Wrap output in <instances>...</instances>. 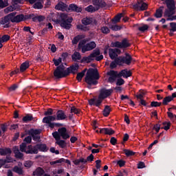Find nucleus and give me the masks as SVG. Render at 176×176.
<instances>
[{
	"label": "nucleus",
	"instance_id": "31",
	"mask_svg": "<svg viewBox=\"0 0 176 176\" xmlns=\"http://www.w3.org/2000/svg\"><path fill=\"white\" fill-rule=\"evenodd\" d=\"M100 9L97 6H93V5H89L87 8H85L86 12H88L89 13H94V12H97V10H99Z\"/></svg>",
	"mask_w": 176,
	"mask_h": 176
},
{
	"label": "nucleus",
	"instance_id": "42",
	"mask_svg": "<svg viewBox=\"0 0 176 176\" xmlns=\"http://www.w3.org/2000/svg\"><path fill=\"white\" fill-rule=\"evenodd\" d=\"M56 144L60 146V148H64L65 146H67V142H65V140H63L60 139L59 140H57L56 142Z\"/></svg>",
	"mask_w": 176,
	"mask_h": 176
},
{
	"label": "nucleus",
	"instance_id": "45",
	"mask_svg": "<svg viewBox=\"0 0 176 176\" xmlns=\"http://www.w3.org/2000/svg\"><path fill=\"white\" fill-rule=\"evenodd\" d=\"M123 151H124L126 156H127V157H130V156H134V155H135V152H134L131 150L124 149Z\"/></svg>",
	"mask_w": 176,
	"mask_h": 176
},
{
	"label": "nucleus",
	"instance_id": "6",
	"mask_svg": "<svg viewBox=\"0 0 176 176\" xmlns=\"http://www.w3.org/2000/svg\"><path fill=\"white\" fill-rule=\"evenodd\" d=\"M164 3L166 5V9L164 12V17H171L175 14V1L174 0H166Z\"/></svg>",
	"mask_w": 176,
	"mask_h": 176
},
{
	"label": "nucleus",
	"instance_id": "55",
	"mask_svg": "<svg viewBox=\"0 0 176 176\" xmlns=\"http://www.w3.org/2000/svg\"><path fill=\"white\" fill-rule=\"evenodd\" d=\"M85 43H86V41L85 40L80 41L78 43V50H80L81 49L82 53H83V47H85Z\"/></svg>",
	"mask_w": 176,
	"mask_h": 176
},
{
	"label": "nucleus",
	"instance_id": "8",
	"mask_svg": "<svg viewBox=\"0 0 176 176\" xmlns=\"http://www.w3.org/2000/svg\"><path fill=\"white\" fill-rule=\"evenodd\" d=\"M130 46H131V43L127 38H123L121 42L116 41L111 43V47H118V49H127Z\"/></svg>",
	"mask_w": 176,
	"mask_h": 176
},
{
	"label": "nucleus",
	"instance_id": "28",
	"mask_svg": "<svg viewBox=\"0 0 176 176\" xmlns=\"http://www.w3.org/2000/svg\"><path fill=\"white\" fill-rule=\"evenodd\" d=\"M1 156H8V155H12V149L10 148H0Z\"/></svg>",
	"mask_w": 176,
	"mask_h": 176
},
{
	"label": "nucleus",
	"instance_id": "21",
	"mask_svg": "<svg viewBox=\"0 0 176 176\" xmlns=\"http://www.w3.org/2000/svg\"><path fill=\"white\" fill-rule=\"evenodd\" d=\"M100 134H106L107 135H112L115 134V131L112 128H102L100 129Z\"/></svg>",
	"mask_w": 176,
	"mask_h": 176
},
{
	"label": "nucleus",
	"instance_id": "33",
	"mask_svg": "<svg viewBox=\"0 0 176 176\" xmlns=\"http://www.w3.org/2000/svg\"><path fill=\"white\" fill-rule=\"evenodd\" d=\"M109 28L112 30V31H120V30H122V26L111 23L109 24Z\"/></svg>",
	"mask_w": 176,
	"mask_h": 176
},
{
	"label": "nucleus",
	"instance_id": "62",
	"mask_svg": "<svg viewBox=\"0 0 176 176\" xmlns=\"http://www.w3.org/2000/svg\"><path fill=\"white\" fill-rule=\"evenodd\" d=\"M122 85H124V80L123 78H117V82H116V85L117 86H122Z\"/></svg>",
	"mask_w": 176,
	"mask_h": 176
},
{
	"label": "nucleus",
	"instance_id": "13",
	"mask_svg": "<svg viewBox=\"0 0 176 176\" xmlns=\"http://www.w3.org/2000/svg\"><path fill=\"white\" fill-rule=\"evenodd\" d=\"M102 101H104L102 98H100V96L97 98H91L89 100V105L96 107L97 108H100V105L102 104Z\"/></svg>",
	"mask_w": 176,
	"mask_h": 176
},
{
	"label": "nucleus",
	"instance_id": "9",
	"mask_svg": "<svg viewBox=\"0 0 176 176\" xmlns=\"http://www.w3.org/2000/svg\"><path fill=\"white\" fill-rule=\"evenodd\" d=\"M107 75L109 77L108 82L109 83H114L118 78H120L119 73L114 70H110L107 72Z\"/></svg>",
	"mask_w": 176,
	"mask_h": 176
},
{
	"label": "nucleus",
	"instance_id": "49",
	"mask_svg": "<svg viewBox=\"0 0 176 176\" xmlns=\"http://www.w3.org/2000/svg\"><path fill=\"white\" fill-rule=\"evenodd\" d=\"M14 153L15 154V156L17 159H21L23 156H24L23 153H20V150H19V148L15 149L14 151Z\"/></svg>",
	"mask_w": 176,
	"mask_h": 176
},
{
	"label": "nucleus",
	"instance_id": "12",
	"mask_svg": "<svg viewBox=\"0 0 176 176\" xmlns=\"http://www.w3.org/2000/svg\"><path fill=\"white\" fill-rule=\"evenodd\" d=\"M96 47L97 44H96V42L94 41L87 43L82 48V53H86V52H90L91 50L96 49Z\"/></svg>",
	"mask_w": 176,
	"mask_h": 176
},
{
	"label": "nucleus",
	"instance_id": "38",
	"mask_svg": "<svg viewBox=\"0 0 176 176\" xmlns=\"http://www.w3.org/2000/svg\"><path fill=\"white\" fill-rule=\"evenodd\" d=\"M87 71V69H84L81 72L77 74L76 79L78 82H80L83 79Z\"/></svg>",
	"mask_w": 176,
	"mask_h": 176
},
{
	"label": "nucleus",
	"instance_id": "35",
	"mask_svg": "<svg viewBox=\"0 0 176 176\" xmlns=\"http://www.w3.org/2000/svg\"><path fill=\"white\" fill-rule=\"evenodd\" d=\"M111 111H112L111 109V107L109 105H106L104 107V109L102 111L103 116H104L105 118H107V116H109V114L111 113Z\"/></svg>",
	"mask_w": 176,
	"mask_h": 176
},
{
	"label": "nucleus",
	"instance_id": "30",
	"mask_svg": "<svg viewBox=\"0 0 176 176\" xmlns=\"http://www.w3.org/2000/svg\"><path fill=\"white\" fill-rule=\"evenodd\" d=\"M84 38H85V36L82 34H78L75 37H74L73 40L72 41V45H78V43L79 42V41H82V39H83Z\"/></svg>",
	"mask_w": 176,
	"mask_h": 176
},
{
	"label": "nucleus",
	"instance_id": "2",
	"mask_svg": "<svg viewBox=\"0 0 176 176\" xmlns=\"http://www.w3.org/2000/svg\"><path fill=\"white\" fill-rule=\"evenodd\" d=\"M10 23H21V16H17L16 12H13L0 19V24L3 25V28H10Z\"/></svg>",
	"mask_w": 176,
	"mask_h": 176
},
{
	"label": "nucleus",
	"instance_id": "14",
	"mask_svg": "<svg viewBox=\"0 0 176 176\" xmlns=\"http://www.w3.org/2000/svg\"><path fill=\"white\" fill-rule=\"evenodd\" d=\"M79 69V65L78 63H76L75 65H72L67 67L66 69L67 75L69 76V74H73V75H75L76 72H78V70Z\"/></svg>",
	"mask_w": 176,
	"mask_h": 176
},
{
	"label": "nucleus",
	"instance_id": "5",
	"mask_svg": "<svg viewBox=\"0 0 176 176\" xmlns=\"http://www.w3.org/2000/svg\"><path fill=\"white\" fill-rule=\"evenodd\" d=\"M100 54V49L96 48V50H94L92 53H91L88 56L82 57V58L80 60V63L83 64L87 63V64H89L91 63V61H94V58L96 61H101V60L104 58V56Z\"/></svg>",
	"mask_w": 176,
	"mask_h": 176
},
{
	"label": "nucleus",
	"instance_id": "53",
	"mask_svg": "<svg viewBox=\"0 0 176 176\" xmlns=\"http://www.w3.org/2000/svg\"><path fill=\"white\" fill-rule=\"evenodd\" d=\"M162 124L164 126L162 127L161 129H164V130H166V131H167L168 130H170V127L171 126V122H164Z\"/></svg>",
	"mask_w": 176,
	"mask_h": 176
},
{
	"label": "nucleus",
	"instance_id": "34",
	"mask_svg": "<svg viewBox=\"0 0 176 176\" xmlns=\"http://www.w3.org/2000/svg\"><path fill=\"white\" fill-rule=\"evenodd\" d=\"M109 56L111 60H115V58H118V54H116L115 50L112 48L109 49Z\"/></svg>",
	"mask_w": 176,
	"mask_h": 176
},
{
	"label": "nucleus",
	"instance_id": "39",
	"mask_svg": "<svg viewBox=\"0 0 176 176\" xmlns=\"http://www.w3.org/2000/svg\"><path fill=\"white\" fill-rule=\"evenodd\" d=\"M34 119V117L31 114H27L22 118L23 123H28V122H31Z\"/></svg>",
	"mask_w": 176,
	"mask_h": 176
},
{
	"label": "nucleus",
	"instance_id": "20",
	"mask_svg": "<svg viewBox=\"0 0 176 176\" xmlns=\"http://www.w3.org/2000/svg\"><path fill=\"white\" fill-rule=\"evenodd\" d=\"M176 98V94L175 93L172 94V96H168L165 97L163 99L162 104L163 105H168V102H171V101H173L174 100V98Z\"/></svg>",
	"mask_w": 176,
	"mask_h": 176
},
{
	"label": "nucleus",
	"instance_id": "1",
	"mask_svg": "<svg viewBox=\"0 0 176 176\" xmlns=\"http://www.w3.org/2000/svg\"><path fill=\"white\" fill-rule=\"evenodd\" d=\"M98 79H100L98 69L89 68L85 78V82L88 85V89L90 86H96V85H98Z\"/></svg>",
	"mask_w": 176,
	"mask_h": 176
},
{
	"label": "nucleus",
	"instance_id": "41",
	"mask_svg": "<svg viewBox=\"0 0 176 176\" xmlns=\"http://www.w3.org/2000/svg\"><path fill=\"white\" fill-rule=\"evenodd\" d=\"M34 4L33 5L34 9H42L43 8V1H37L34 3Z\"/></svg>",
	"mask_w": 176,
	"mask_h": 176
},
{
	"label": "nucleus",
	"instance_id": "44",
	"mask_svg": "<svg viewBox=\"0 0 176 176\" xmlns=\"http://www.w3.org/2000/svg\"><path fill=\"white\" fill-rule=\"evenodd\" d=\"M14 173H16V174H19V175H23V169L17 166H15L13 168Z\"/></svg>",
	"mask_w": 176,
	"mask_h": 176
},
{
	"label": "nucleus",
	"instance_id": "25",
	"mask_svg": "<svg viewBox=\"0 0 176 176\" xmlns=\"http://www.w3.org/2000/svg\"><path fill=\"white\" fill-rule=\"evenodd\" d=\"M36 148L37 151H39L40 152H47V151H49V148L45 144H36Z\"/></svg>",
	"mask_w": 176,
	"mask_h": 176
},
{
	"label": "nucleus",
	"instance_id": "18",
	"mask_svg": "<svg viewBox=\"0 0 176 176\" xmlns=\"http://www.w3.org/2000/svg\"><path fill=\"white\" fill-rule=\"evenodd\" d=\"M92 3L94 6H96L100 9V8H105L107 6V3L104 0H92Z\"/></svg>",
	"mask_w": 176,
	"mask_h": 176
},
{
	"label": "nucleus",
	"instance_id": "50",
	"mask_svg": "<svg viewBox=\"0 0 176 176\" xmlns=\"http://www.w3.org/2000/svg\"><path fill=\"white\" fill-rule=\"evenodd\" d=\"M77 30H80V31H89L90 28L83 25H77L76 26Z\"/></svg>",
	"mask_w": 176,
	"mask_h": 176
},
{
	"label": "nucleus",
	"instance_id": "24",
	"mask_svg": "<svg viewBox=\"0 0 176 176\" xmlns=\"http://www.w3.org/2000/svg\"><path fill=\"white\" fill-rule=\"evenodd\" d=\"M67 8H68V5L65 4L63 1H60L56 6L55 9L56 10H62V12H64V10H67Z\"/></svg>",
	"mask_w": 176,
	"mask_h": 176
},
{
	"label": "nucleus",
	"instance_id": "16",
	"mask_svg": "<svg viewBox=\"0 0 176 176\" xmlns=\"http://www.w3.org/2000/svg\"><path fill=\"white\" fill-rule=\"evenodd\" d=\"M67 119V115L63 110H58L56 116H55V120H65Z\"/></svg>",
	"mask_w": 176,
	"mask_h": 176
},
{
	"label": "nucleus",
	"instance_id": "4",
	"mask_svg": "<svg viewBox=\"0 0 176 176\" xmlns=\"http://www.w3.org/2000/svg\"><path fill=\"white\" fill-rule=\"evenodd\" d=\"M74 19L68 16L67 13H60L59 16V19H56V23L60 25L62 28L65 30H70L72 27V21Z\"/></svg>",
	"mask_w": 176,
	"mask_h": 176
},
{
	"label": "nucleus",
	"instance_id": "43",
	"mask_svg": "<svg viewBox=\"0 0 176 176\" xmlns=\"http://www.w3.org/2000/svg\"><path fill=\"white\" fill-rule=\"evenodd\" d=\"M122 14H117L114 19H111L112 24H116L117 23H119L120 21V19H122Z\"/></svg>",
	"mask_w": 176,
	"mask_h": 176
},
{
	"label": "nucleus",
	"instance_id": "52",
	"mask_svg": "<svg viewBox=\"0 0 176 176\" xmlns=\"http://www.w3.org/2000/svg\"><path fill=\"white\" fill-rule=\"evenodd\" d=\"M52 61L55 67H60V64L63 63V58H58V59L54 58Z\"/></svg>",
	"mask_w": 176,
	"mask_h": 176
},
{
	"label": "nucleus",
	"instance_id": "17",
	"mask_svg": "<svg viewBox=\"0 0 176 176\" xmlns=\"http://www.w3.org/2000/svg\"><path fill=\"white\" fill-rule=\"evenodd\" d=\"M26 154L27 155H38V150L36 148V145L32 146V145H29L27 147L26 150Z\"/></svg>",
	"mask_w": 176,
	"mask_h": 176
},
{
	"label": "nucleus",
	"instance_id": "57",
	"mask_svg": "<svg viewBox=\"0 0 176 176\" xmlns=\"http://www.w3.org/2000/svg\"><path fill=\"white\" fill-rule=\"evenodd\" d=\"M71 113H75L76 115H79L80 113V110L76 109L75 106L72 107L71 108Z\"/></svg>",
	"mask_w": 176,
	"mask_h": 176
},
{
	"label": "nucleus",
	"instance_id": "40",
	"mask_svg": "<svg viewBox=\"0 0 176 176\" xmlns=\"http://www.w3.org/2000/svg\"><path fill=\"white\" fill-rule=\"evenodd\" d=\"M82 23L84 25H89V24H91V23H93V18H84L82 20Z\"/></svg>",
	"mask_w": 176,
	"mask_h": 176
},
{
	"label": "nucleus",
	"instance_id": "47",
	"mask_svg": "<svg viewBox=\"0 0 176 176\" xmlns=\"http://www.w3.org/2000/svg\"><path fill=\"white\" fill-rule=\"evenodd\" d=\"M52 137H54L56 142L59 140H61V135L60 134V132H58V131L53 132Z\"/></svg>",
	"mask_w": 176,
	"mask_h": 176
},
{
	"label": "nucleus",
	"instance_id": "36",
	"mask_svg": "<svg viewBox=\"0 0 176 176\" xmlns=\"http://www.w3.org/2000/svg\"><path fill=\"white\" fill-rule=\"evenodd\" d=\"M145 94H146V91H144V89H140L139 92L135 95L136 98H138V100H143L142 98H144V96H145Z\"/></svg>",
	"mask_w": 176,
	"mask_h": 176
},
{
	"label": "nucleus",
	"instance_id": "37",
	"mask_svg": "<svg viewBox=\"0 0 176 176\" xmlns=\"http://www.w3.org/2000/svg\"><path fill=\"white\" fill-rule=\"evenodd\" d=\"M73 163H74V164H75V166H79V164H80V163H82V165L87 164V161L85 158L80 157V159L74 160Z\"/></svg>",
	"mask_w": 176,
	"mask_h": 176
},
{
	"label": "nucleus",
	"instance_id": "27",
	"mask_svg": "<svg viewBox=\"0 0 176 176\" xmlns=\"http://www.w3.org/2000/svg\"><path fill=\"white\" fill-rule=\"evenodd\" d=\"M163 9H164V6H160L156 10L155 13L154 14V16L156 17V19L163 17Z\"/></svg>",
	"mask_w": 176,
	"mask_h": 176
},
{
	"label": "nucleus",
	"instance_id": "58",
	"mask_svg": "<svg viewBox=\"0 0 176 176\" xmlns=\"http://www.w3.org/2000/svg\"><path fill=\"white\" fill-rule=\"evenodd\" d=\"M0 40L3 43V42H8V41L10 40V36L8 34H5L2 36L1 38H0Z\"/></svg>",
	"mask_w": 176,
	"mask_h": 176
},
{
	"label": "nucleus",
	"instance_id": "54",
	"mask_svg": "<svg viewBox=\"0 0 176 176\" xmlns=\"http://www.w3.org/2000/svg\"><path fill=\"white\" fill-rule=\"evenodd\" d=\"M100 31L101 32H102V34H104L105 35H107V34H109V32H111V30L107 26L102 27Z\"/></svg>",
	"mask_w": 176,
	"mask_h": 176
},
{
	"label": "nucleus",
	"instance_id": "29",
	"mask_svg": "<svg viewBox=\"0 0 176 176\" xmlns=\"http://www.w3.org/2000/svg\"><path fill=\"white\" fill-rule=\"evenodd\" d=\"M69 10H72V12H77V13H80L82 12V8L78 7L76 4H70L69 6Z\"/></svg>",
	"mask_w": 176,
	"mask_h": 176
},
{
	"label": "nucleus",
	"instance_id": "32",
	"mask_svg": "<svg viewBox=\"0 0 176 176\" xmlns=\"http://www.w3.org/2000/svg\"><path fill=\"white\" fill-rule=\"evenodd\" d=\"M72 60L73 61H78V60H82V55L78 52H74L72 55Z\"/></svg>",
	"mask_w": 176,
	"mask_h": 176
},
{
	"label": "nucleus",
	"instance_id": "59",
	"mask_svg": "<svg viewBox=\"0 0 176 176\" xmlns=\"http://www.w3.org/2000/svg\"><path fill=\"white\" fill-rule=\"evenodd\" d=\"M148 28H149L148 25H143L142 26L139 27L138 30L141 32H145V31H147Z\"/></svg>",
	"mask_w": 176,
	"mask_h": 176
},
{
	"label": "nucleus",
	"instance_id": "10",
	"mask_svg": "<svg viewBox=\"0 0 176 176\" xmlns=\"http://www.w3.org/2000/svg\"><path fill=\"white\" fill-rule=\"evenodd\" d=\"M113 93V89H101L100 90V94L98 95L99 98H102L103 100H105V98H108L111 94Z\"/></svg>",
	"mask_w": 176,
	"mask_h": 176
},
{
	"label": "nucleus",
	"instance_id": "63",
	"mask_svg": "<svg viewBox=\"0 0 176 176\" xmlns=\"http://www.w3.org/2000/svg\"><path fill=\"white\" fill-rule=\"evenodd\" d=\"M45 116H52L53 115V109H48L46 111L44 112Z\"/></svg>",
	"mask_w": 176,
	"mask_h": 176
},
{
	"label": "nucleus",
	"instance_id": "60",
	"mask_svg": "<svg viewBox=\"0 0 176 176\" xmlns=\"http://www.w3.org/2000/svg\"><path fill=\"white\" fill-rule=\"evenodd\" d=\"M170 27L171 28V29H170V32H175V31H176V23L175 22L170 23Z\"/></svg>",
	"mask_w": 176,
	"mask_h": 176
},
{
	"label": "nucleus",
	"instance_id": "51",
	"mask_svg": "<svg viewBox=\"0 0 176 176\" xmlns=\"http://www.w3.org/2000/svg\"><path fill=\"white\" fill-rule=\"evenodd\" d=\"M141 3V6H140V11L143 12L144 10H146L148 9V4L143 1H140Z\"/></svg>",
	"mask_w": 176,
	"mask_h": 176
},
{
	"label": "nucleus",
	"instance_id": "64",
	"mask_svg": "<svg viewBox=\"0 0 176 176\" xmlns=\"http://www.w3.org/2000/svg\"><path fill=\"white\" fill-rule=\"evenodd\" d=\"M142 3V1H138L135 4L133 5V8L135 9V10H140V5Z\"/></svg>",
	"mask_w": 176,
	"mask_h": 176
},
{
	"label": "nucleus",
	"instance_id": "48",
	"mask_svg": "<svg viewBox=\"0 0 176 176\" xmlns=\"http://www.w3.org/2000/svg\"><path fill=\"white\" fill-rule=\"evenodd\" d=\"M30 135H38V134H41V131L39 129H32L29 131Z\"/></svg>",
	"mask_w": 176,
	"mask_h": 176
},
{
	"label": "nucleus",
	"instance_id": "11",
	"mask_svg": "<svg viewBox=\"0 0 176 176\" xmlns=\"http://www.w3.org/2000/svg\"><path fill=\"white\" fill-rule=\"evenodd\" d=\"M42 122L43 123L48 124V126L51 129L53 127V122H56V115L45 116L43 118Z\"/></svg>",
	"mask_w": 176,
	"mask_h": 176
},
{
	"label": "nucleus",
	"instance_id": "3",
	"mask_svg": "<svg viewBox=\"0 0 176 176\" xmlns=\"http://www.w3.org/2000/svg\"><path fill=\"white\" fill-rule=\"evenodd\" d=\"M133 63V57L130 54L125 53V56H118L114 59V61H112L110 63V68L111 69H113L119 65L120 67H122L124 64H126V65H130Z\"/></svg>",
	"mask_w": 176,
	"mask_h": 176
},
{
	"label": "nucleus",
	"instance_id": "7",
	"mask_svg": "<svg viewBox=\"0 0 176 176\" xmlns=\"http://www.w3.org/2000/svg\"><path fill=\"white\" fill-rule=\"evenodd\" d=\"M54 76L56 78V79H61L62 78L68 76V73L67 72L65 66H64L63 64H61L56 67L54 72Z\"/></svg>",
	"mask_w": 176,
	"mask_h": 176
},
{
	"label": "nucleus",
	"instance_id": "61",
	"mask_svg": "<svg viewBox=\"0 0 176 176\" xmlns=\"http://www.w3.org/2000/svg\"><path fill=\"white\" fill-rule=\"evenodd\" d=\"M13 10H14V7L10 6L4 10V13L8 14V13H10V12H13Z\"/></svg>",
	"mask_w": 176,
	"mask_h": 176
},
{
	"label": "nucleus",
	"instance_id": "26",
	"mask_svg": "<svg viewBox=\"0 0 176 176\" xmlns=\"http://www.w3.org/2000/svg\"><path fill=\"white\" fill-rule=\"evenodd\" d=\"M28 68H30V61L26 60L21 65L19 72H25Z\"/></svg>",
	"mask_w": 176,
	"mask_h": 176
},
{
	"label": "nucleus",
	"instance_id": "19",
	"mask_svg": "<svg viewBox=\"0 0 176 176\" xmlns=\"http://www.w3.org/2000/svg\"><path fill=\"white\" fill-rule=\"evenodd\" d=\"M131 75H133V73L131 72V71L127 70V69H122L121 72H119L120 78H122H122H125L126 79H127V78H130Z\"/></svg>",
	"mask_w": 176,
	"mask_h": 176
},
{
	"label": "nucleus",
	"instance_id": "56",
	"mask_svg": "<svg viewBox=\"0 0 176 176\" xmlns=\"http://www.w3.org/2000/svg\"><path fill=\"white\" fill-rule=\"evenodd\" d=\"M27 143L26 142H23L21 145H20V151L21 152H25V153H26L27 151Z\"/></svg>",
	"mask_w": 176,
	"mask_h": 176
},
{
	"label": "nucleus",
	"instance_id": "15",
	"mask_svg": "<svg viewBox=\"0 0 176 176\" xmlns=\"http://www.w3.org/2000/svg\"><path fill=\"white\" fill-rule=\"evenodd\" d=\"M58 133L60 134V137L63 138V140H68L69 138L70 135L69 133L67 131V128L65 127H61L58 129Z\"/></svg>",
	"mask_w": 176,
	"mask_h": 176
},
{
	"label": "nucleus",
	"instance_id": "23",
	"mask_svg": "<svg viewBox=\"0 0 176 176\" xmlns=\"http://www.w3.org/2000/svg\"><path fill=\"white\" fill-rule=\"evenodd\" d=\"M45 174V169L42 167H37L35 170L33 171V176H43Z\"/></svg>",
	"mask_w": 176,
	"mask_h": 176
},
{
	"label": "nucleus",
	"instance_id": "22",
	"mask_svg": "<svg viewBox=\"0 0 176 176\" xmlns=\"http://www.w3.org/2000/svg\"><path fill=\"white\" fill-rule=\"evenodd\" d=\"M16 16H21V21H25V20H30V19H32V21H34V17H35V14H30L28 15H24L23 14H17Z\"/></svg>",
	"mask_w": 176,
	"mask_h": 176
},
{
	"label": "nucleus",
	"instance_id": "46",
	"mask_svg": "<svg viewBox=\"0 0 176 176\" xmlns=\"http://www.w3.org/2000/svg\"><path fill=\"white\" fill-rule=\"evenodd\" d=\"M45 20V16L40 15V16H35L33 18V21L35 23L36 21H38L39 23Z\"/></svg>",
	"mask_w": 176,
	"mask_h": 176
}]
</instances>
